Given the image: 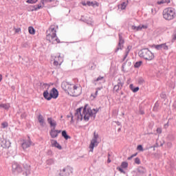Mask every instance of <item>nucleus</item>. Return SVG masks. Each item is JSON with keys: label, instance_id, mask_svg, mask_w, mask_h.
I'll list each match as a JSON object with an SVG mask.
<instances>
[{"label": "nucleus", "instance_id": "nucleus-1", "mask_svg": "<svg viewBox=\"0 0 176 176\" xmlns=\"http://www.w3.org/2000/svg\"><path fill=\"white\" fill-rule=\"evenodd\" d=\"M61 89L65 91V93L70 96L71 97H78L80 96V94H77L76 90H78V86L74 85V84H69L67 81H63L61 83Z\"/></svg>", "mask_w": 176, "mask_h": 176}, {"label": "nucleus", "instance_id": "nucleus-2", "mask_svg": "<svg viewBox=\"0 0 176 176\" xmlns=\"http://www.w3.org/2000/svg\"><path fill=\"white\" fill-rule=\"evenodd\" d=\"M58 96H60V92L56 87H53L50 91L46 89L43 93V98H45L46 101L57 100L58 98Z\"/></svg>", "mask_w": 176, "mask_h": 176}, {"label": "nucleus", "instance_id": "nucleus-3", "mask_svg": "<svg viewBox=\"0 0 176 176\" xmlns=\"http://www.w3.org/2000/svg\"><path fill=\"white\" fill-rule=\"evenodd\" d=\"M139 56L146 61H152L155 58V54L149 50V48H143L139 52Z\"/></svg>", "mask_w": 176, "mask_h": 176}, {"label": "nucleus", "instance_id": "nucleus-4", "mask_svg": "<svg viewBox=\"0 0 176 176\" xmlns=\"http://www.w3.org/2000/svg\"><path fill=\"white\" fill-rule=\"evenodd\" d=\"M57 30H58V25H51L49 28V32H52V34L49 33L46 36V40L48 41L49 43H52L54 45V42L52 41L51 39H54V38H57Z\"/></svg>", "mask_w": 176, "mask_h": 176}, {"label": "nucleus", "instance_id": "nucleus-5", "mask_svg": "<svg viewBox=\"0 0 176 176\" xmlns=\"http://www.w3.org/2000/svg\"><path fill=\"white\" fill-rule=\"evenodd\" d=\"M175 9L173 8H165L163 10L162 16L165 20H168V21H170V20H174L175 19Z\"/></svg>", "mask_w": 176, "mask_h": 176}, {"label": "nucleus", "instance_id": "nucleus-6", "mask_svg": "<svg viewBox=\"0 0 176 176\" xmlns=\"http://www.w3.org/2000/svg\"><path fill=\"white\" fill-rule=\"evenodd\" d=\"M47 123L50 124L51 130L50 131V135L51 138H57L58 135H56V127H57V122L53 119L52 117H48L47 118Z\"/></svg>", "mask_w": 176, "mask_h": 176}, {"label": "nucleus", "instance_id": "nucleus-7", "mask_svg": "<svg viewBox=\"0 0 176 176\" xmlns=\"http://www.w3.org/2000/svg\"><path fill=\"white\" fill-rule=\"evenodd\" d=\"M89 104H85L84 107H80L78 109H76V112L74 113V116H77V120H83V114L86 113L87 109L89 108Z\"/></svg>", "mask_w": 176, "mask_h": 176}, {"label": "nucleus", "instance_id": "nucleus-8", "mask_svg": "<svg viewBox=\"0 0 176 176\" xmlns=\"http://www.w3.org/2000/svg\"><path fill=\"white\" fill-rule=\"evenodd\" d=\"M124 48V38H123V33L118 34V43L117 47L114 50V53H118L119 50H123Z\"/></svg>", "mask_w": 176, "mask_h": 176}, {"label": "nucleus", "instance_id": "nucleus-9", "mask_svg": "<svg viewBox=\"0 0 176 176\" xmlns=\"http://www.w3.org/2000/svg\"><path fill=\"white\" fill-rule=\"evenodd\" d=\"M133 173L135 174L133 176H144L146 174V168L142 166H139L135 170L132 171V174Z\"/></svg>", "mask_w": 176, "mask_h": 176}, {"label": "nucleus", "instance_id": "nucleus-10", "mask_svg": "<svg viewBox=\"0 0 176 176\" xmlns=\"http://www.w3.org/2000/svg\"><path fill=\"white\" fill-rule=\"evenodd\" d=\"M71 174H74V168L70 166H67L64 168L60 173L58 174L59 176H69Z\"/></svg>", "mask_w": 176, "mask_h": 176}, {"label": "nucleus", "instance_id": "nucleus-11", "mask_svg": "<svg viewBox=\"0 0 176 176\" xmlns=\"http://www.w3.org/2000/svg\"><path fill=\"white\" fill-rule=\"evenodd\" d=\"M126 168H129V162L124 161L121 163L120 166H117L116 170L120 173V174L126 175Z\"/></svg>", "mask_w": 176, "mask_h": 176}, {"label": "nucleus", "instance_id": "nucleus-12", "mask_svg": "<svg viewBox=\"0 0 176 176\" xmlns=\"http://www.w3.org/2000/svg\"><path fill=\"white\" fill-rule=\"evenodd\" d=\"M30 146H35V143L32 142V141H28L25 139H23L22 140L21 148L22 149H23V151L28 149V148H30Z\"/></svg>", "mask_w": 176, "mask_h": 176}, {"label": "nucleus", "instance_id": "nucleus-13", "mask_svg": "<svg viewBox=\"0 0 176 176\" xmlns=\"http://www.w3.org/2000/svg\"><path fill=\"white\" fill-rule=\"evenodd\" d=\"M12 172L13 173H18V174H21L23 173V167L19 163L15 162L12 165Z\"/></svg>", "mask_w": 176, "mask_h": 176}, {"label": "nucleus", "instance_id": "nucleus-14", "mask_svg": "<svg viewBox=\"0 0 176 176\" xmlns=\"http://www.w3.org/2000/svg\"><path fill=\"white\" fill-rule=\"evenodd\" d=\"M1 146L4 149H9L10 148V145H12V143L10 140H8L5 138H2L0 140Z\"/></svg>", "mask_w": 176, "mask_h": 176}, {"label": "nucleus", "instance_id": "nucleus-15", "mask_svg": "<svg viewBox=\"0 0 176 176\" xmlns=\"http://www.w3.org/2000/svg\"><path fill=\"white\" fill-rule=\"evenodd\" d=\"M96 116H97L95 114L94 111H92L88 113V114H85L84 116H82V120L85 122H89L90 120V118H93V120H95Z\"/></svg>", "mask_w": 176, "mask_h": 176}, {"label": "nucleus", "instance_id": "nucleus-16", "mask_svg": "<svg viewBox=\"0 0 176 176\" xmlns=\"http://www.w3.org/2000/svg\"><path fill=\"white\" fill-rule=\"evenodd\" d=\"M128 56L129 55H127V54H124L123 58L121 59L120 63H123L121 67V71L122 72H126V70H124V67H126V64H127V63L129 62V59L126 60Z\"/></svg>", "mask_w": 176, "mask_h": 176}, {"label": "nucleus", "instance_id": "nucleus-17", "mask_svg": "<svg viewBox=\"0 0 176 176\" xmlns=\"http://www.w3.org/2000/svg\"><path fill=\"white\" fill-rule=\"evenodd\" d=\"M50 141L52 148H56V149H58L59 151L63 149V146H61V144H60V143H58L56 140L51 139Z\"/></svg>", "mask_w": 176, "mask_h": 176}, {"label": "nucleus", "instance_id": "nucleus-18", "mask_svg": "<svg viewBox=\"0 0 176 176\" xmlns=\"http://www.w3.org/2000/svg\"><path fill=\"white\" fill-rule=\"evenodd\" d=\"M98 144H100V142L98 140H94L92 139L89 146V152H93V151H94V148H96V146H98Z\"/></svg>", "mask_w": 176, "mask_h": 176}, {"label": "nucleus", "instance_id": "nucleus-19", "mask_svg": "<svg viewBox=\"0 0 176 176\" xmlns=\"http://www.w3.org/2000/svg\"><path fill=\"white\" fill-rule=\"evenodd\" d=\"M37 85L40 87V90H45V89H47L46 90H49L50 89V85L47 83H45L43 82L39 81V82L37 83Z\"/></svg>", "mask_w": 176, "mask_h": 176}, {"label": "nucleus", "instance_id": "nucleus-20", "mask_svg": "<svg viewBox=\"0 0 176 176\" xmlns=\"http://www.w3.org/2000/svg\"><path fill=\"white\" fill-rule=\"evenodd\" d=\"M37 119L41 127H45L46 126V122L45 121V118H43V116H42V114H38Z\"/></svg>", "mask_w": 176, "mask_h": 176}, {"label": "nucleus", "instance_id": "nucleus-21", "mask_svg": "<svg viewBox=\"0 0 176 176\" xmlns=\"http://www.w3.org/2000/svg\"><path fill=\"white\" fill-rule=\"evenodd\" d=\"M155 49L156 50H162V49H164V50H168V45H167V43H162V44H157L155 45Z\"/></svg>", "mask_w": 176, "mask_h": 176}, {"label": "nucleus", "instance_id": "nucleus-22", "mask_svg": "<svg viewBox=\"0 0 176 176\" xmlns=\"http://www.w3.org/2000/svg\"><path fill=\"white\" fill-rule=\"evenodd\" d=\"M87 6H92L93 8H96V6L97 8H98V6H100V3H98L96 1H87Z\"/></svg>", "mask_w": 176, "mask_h": 176}, {"label": "nucleus", "instance_id": "nucleus-23", "mask_svg": "<svg viewBox=\"0 0 176 176\" xmlns=\"http://www.w3.org/2000/svg\"><path fill=\"white\" fill-rule=\"evenodd\" d=\"M62 137L63 138H64V140H65V141H68V140H71V135H68V132L67 131V130H63L62 132Z\"/></svg>", "mask_w": 176, "mask_h": 176}, {"label": "nucleus", "instance_id": "nucleus-24", "mask_svg": "<svg viewBox=\"0 0 176 176\" xmlns=\"http://www.w3.org/2000/svg\"><path fill=\"white\" fill-rule=\"evenodd\" d=\"M129 89L133 91V93H137L140 91V87H135L134 84L129 85Z\"/></svg>", "mask_w": 176, "mask_h": 176}, {"label": "nucleus", "instance_id": "nucleus-25", "mask_svg": "<svg viewBox=\"0 0 176 176\" xmlns=\"http://www.w3.org/2000/svg\"><path fill=\"white\" fill-rule=\"evenodd\" d=\"M21 46L23 49H30V47H31V44L30 43V41H23L22 42Z\"/></svg>", "mask_w": 176, "mask_h": 176}, {"label": "nucleus", "instance_id": "nucleus-26", "mask_svg": "<svg viewBox=\"0 0 176 176\" xmlns=\"http://www.w3.org/2000/svg\"><path fill=\"white\" fill-rule=\"evenodd\" d=\"M23 167L24 168V170H25V174L26 175H28V173H29V174H30V171H31V166L28 165V164H23Z\"/></svg>", "mask_w": 176, "mask_h": 176}, {"label": "nucleus", "instance_id": "nucleus-27", "mask_svg": "<svg viewBox=\"0 0 176 176\" xmlns=\"http://www.w3.org/2000/svg\"><path fill=\"white\" fill-rule=\"evenodd\" d=\"M100 80H104V76H99L96 79H94L91 81V83L93 85H95V86L97 85V82H100Z\"/></svg>", "mask_w": 176, "mask_h": 176}, {"label": "nucleus", "instance_id": "nucleus-28", "mask_svg": "<svg viewBox=\"0 0 176 176\" xmlns=\"http://www.w3.org/2000/svg\"><path fill=\"white\" fill-rule=\"evenodd\" d=\"M0 108H3V109H6V111H9V108H10V104L1 103V104H0Z\"/></svg>", "mask_w": 176, "mask_h": 176}, {"label": "nucleus", "instance_id": "nucleus-29", "mask_svg": "<svg viewBox=\"0 0 176 176\" xmlns=\"http://www.w3.org/2000/svg\"><path fill=\"white\" fill-rule=\"evenodd\" d=\"M28 30L30 35H35L36 30H35L34 26H29Z\"/></svg>", "mask_w": 176, "mask_h": 176}, {"label": "nucleus", "instance_id": "nucleus-30", "mask_svg": "<svg viewBox=\"0 0 176 176\" xmlns=\"http://www.w3.org/2000/svg\"><path fill=\"white\" fill-rule=\"evenodd\" d=\"M159 100L156 101L153 107V112H159Z\"/></svg>", "mask_w": 176, "mask_h": 176}, {"label": "nucleus", "instance_id": "nucleus-31", "mask_svg": "<svg viewBox=\"0 0 176 176\" xmlns=\"http://www.w3.org/2000/svg\"><path fill=\"white\" fill-rule=\"evenodd\" d=\"M84 23L88 24V25H93V24H94V21H93V19L89 17V19H84Z\"/></svg>", "mask_w": 176, "mask_h": 176}, {"label": "nucleus", "instance_id": "nucleus-32", "mask_svg": "<svg viewBox=\"0 0 176 176\" xmlns=\"http://www.w3.org/2000/svg\"><path fill=\"white\" fill-rule=\"evenodd\" d=\"M166 140L167 141H174L175 140V136L174 135V134L172 133H169L167 136H166Z\"/></svg>", "mask_w": 176, "mask_h": 176}, {"label": "nucleus", "instance_id": "nucleus-33", "mask_svg": "<svg viewBox=\"0 0 176 176\" xmlns=\"http://www.w3.org/2000/svg\"><path fill=\"white\" fill-rule=\"evenodd\" d=\"M142 64H143L142 60H138L134 63L133 67L135 69H138L141 67V65H142Z\"/></svg>", "mask_w": 176, "mask_h": 176}, {"label": "nucleus", "instance_id": "nucleus-34", "mask_svg": "<svg viewBox=\"0 0 176 176\" xmlns=\"http://www.w3.org/2000/svg\"><path fill=\"white\" fill-rule=\"evenodd\" d=\"M139 115H145V108L142 105H139Z\"/></svg>", "mask_w": 176, "mask_h": 176}, {"label": "nucleus", "instance_id": "nucleus-35", "mask_svg": "<svg viewBox=\"0 0 176 176\" xmlns=\"http://www.w3.org/2000/svg\"><path fill=\"white\" fill-rule=\"evenodd\" d=\"M45 163L47 166H52V164H54V158H50V159L46 160Z\"/></svg>", "mask_w": 176, "mask_h": 176}, {"label": "nucleus", "instance_id": "nucleus-36", "mask_svg": "<svg viewBox=\"0 0 176 176\" xmlns=\"http://www.w3.org/2000/svg\"><path fill=\"white\" fill-rule=\"evenodd\" d=\"M56 60H58V63H59V65H61V64H63V62L64 61V59L63 58V57H61V54H58V55L56 56Z\"/></svg>", "mask_w": 176, "mask_h": 176}, {"label": "nucleus", "instance_id": "nucleus-37", "mask_svg": "<svg viewBox=\"0 0 176 176\" xmlns=\"http://www.w3.org/2000/svg\"><path fill=\"white\" fill-rule=\"evenodd\" d=\"M170 0H161L157 1V5H163V3H170Z\"/></svg>", "mask_w": 176, "mask_h": 176}, {"label": "nucleus", "instance_id": "nucleus-38", "mask_svg": "<svg viewBox=\"0 0 176 176\" xmlns=\"http://www.w3.org/2000/svg\"><path fill=\"white\" fill-rule=\"evenodd\" d=\"M132 49H133V45H128L125 50L124 54L129 56V54L130 53Z\"/></svg>", "mask_w": 176, "mask_h": 176}, {"label": "nucleus", "instance_id": "nucleus-39", "mask_svg": "<svg viewBox=\"0 0 176 176\" xmlns=\"http://www.w3.org/2000/svg\"><path fill=\"white\" fill-rule=\"evenodd\" d=\"M44 6L40 3L39 4L34 6V12L39 10V9H43Z\"/></svg>", "mask_w": 176, "mask_h": 176}, {"label": "nucleus", "instance_id": "nucleus-40", "mask_svg": "<svg viewBox=\"0 0 176 176\" xmlns=\"http://www.w3.org/2000/svg\"><path fill=\"white\" fill-rule=\"evenodd\" d=\"M137 151H139V152H144V151H146V148L144 149L142 144H139L137 146Z\"/></svg>", "mask_w": 176, "mask_h": 176}, {"label": "nucleus", "instance_id": "nucleus-41", "mask_svg": "<svg viewBox=\"0 0 176 176\" xmlns=\"http://www.w3.org/2000/svg\"><path fill=\"white\" fill-rule=\"evenodd\" d=\"M126 8H127V3H126V1H123L120 4V9H121V10H126Z\"/></svg>", "mask_w": 176, "mask_h": 176}, {"label": "nucleus", "instance_id": "nucleus-42", "mask_svg": "<svg viewBox=\"0 0 176 176\" xmlns=\"http://www.w3.org/2000/svg\"><path fill=\"white\" fill-rule=\"evenodd\" d=\"M160 98L164 100V101H166V100H167V95L166 94V92L162 91L160 94Z\"/></svg>", "mask_w": 176, "mask_h": 176}, {"label": "nucleus", "instance_id": "nucleus-43", "mask_svg": "<svg viewBox=\"0 0 176 176\" xmlns=\"http://www.w3.org/2000/svg\"><path fill=\"white\" fill-rule=\"evenodd\" d=\"M28 12H34L35 11V6H29L26 8Z\"/></svg>", "mask_w": 176, "mask_h": 176}, {"label": "nucleus", "instance_id": "nucleus-44", "mask_svg": "<svg viewBox=\"0 0 176 176\" xmlns=\"http://www.w3.org/2000/svg\"><path fill=\"white\" fill-rule=\"evenodd\" d=\"M138 85H144V83H145V80H144V78L140 77L138 79Z\"/></svg>", "mask_w": 176, "mask_h": 176}, {"label": "nucleus", "instance_id": "nucleus-45", "mask_svg": "<svg viewBox=\"0 0 176 176\" xmlns=\"http://www.w3.org/2000/svg\"><path fill=\"white\" fill-rule=\"evenodd\" d=\"M100 137V135H98V133H97V132L95 131L94 132V136L92 140L97 141L98 140V138Z\"/></svg>", "mask_w": 176, "mask_h": 176}, {"label": "nucleus", "instance_id": "nucleus-46", "mask_svg": "<svg viewBox=\"0 0 176 176\" xmlns=\"http://www.w3.org/2000/svg\"><path fill=\"white\" fill-rule=\"evenodd\" d=\"M123 85H124V82H122V80L120 78H118V85L117 86H120V89L122 90V87H123Z\"/></svg>", "mask_w": 176, "mask_h": 176}, {"label": "nucleus", "instance_id": "nucleus-47", "mask_svg": "<svg viewBox=\"0 0 176 176\" xmlns=\"http://www.w3.org/2000/svg\"><path fill=\"white\" fill-rule=\"evenodd\" d=\"M1 129H6L7 127H9V123L8 122H3L1 123Z\"/></svg>", "mask_w": 176, "mask_h": 176}, {"label": "nucleus", "instance_id": "nucleus-48", "mask_svg": "<svg viewBox=\"0 0 176 176\" xmlns=\"http://www.w3.org/2000/svg\"><path fill=\"white\" fill-rule=\"evenodd\" d=\"M134 164L140 165L141 164V159L140 157H137L134 159Z\"/></svg>", "mask_w": 176, "mask_h": 176}, {"label": "nucleus", "instance_id": "nucleus-49", "mask_svg": "<svg viewBox=\"0 0 176 176\" xmlns=\"http://www.w3.org/2000/svg\"><path fill=\"white\" fill-rule=\"evenodd\" d=\"M155 126V122H151L148 123V125L147 126V129H149V130H153V126Z\"/></svg>", "mask_w": 176, "mask_h": 176}, {"label": "nucleus", "instance_id": "nucleus-50", "mask_svg": "<svg viewBox=\"0 0 176 176\" xmlns=\"http://www.w3.org/2000/svg\"><path fill=\"white\" fill-rule=\"evenodd\" d=\"M132 30H136V31H141V25L138 26L132 25L131 26Z\"/></svg>", "mask_w": 176, "mask_h": 176}, {"label": "nucleus", "instance_id": "nucleus-51", "mask_svg": "<svg viewBox=\"0 0 176 176\" xmlns=\"http://www.w3.org/2000/svg\"><path fill=\"white\" fill-rule=\"evenodd\" d=\"M92 111H93V109H91V107H88L85 113H82V115H84V116H85V115H89V113L91 112Z\"/></svg>", "mask_w": 176, "mask_h": 176}, {"label": "nucleus", "instance_id": "nucleus-52", "mask_svg": "<svg viewBox=\"0 0 176 176\" xmlns=\"http://www.w3.org/2000/svg\"><path fill=\"white\" fill-rule=\"evenodd\" d=\"M152 148H159V143H158V142H156L155 145H153V146H148V147H146V150L152 149Z\"/></svg>", "mask_w": 176, "mask_h": 176}, {"label": "nucleus", "instance_id": "nucleus-53", "mask_svg": "<svg viewBox=\"0 0 176 176\" xmlns=\"http://www.w3.org/2000/svg\"><path fill=\"white\" fill-rule=\"evenodd\" d=\"M14 34H21V28H14Z\"/></svg>", "mask_w": 176, "mask_h": 176}, {"label": "nucleus", "instance_id": "nucleus-54", "mask_svg": "<svg viewBox=\"0 0 176 176\" xmlns=\"http://www.w3.org/2000/svg\"><path fill=\"white\" fill-rule=\"evenodd\" d=\"M36 2H38V0H27L26 1V3H30L32 5L36 3Z\"/></svg>", "mask_w": 176, "mask_h": 176}, {"label": "nucleus", "instance_id": "nucleus-55", "mask_svg": "<svg viewBox=\"0 0 176 176\" xmlns=\"http://www.w3.org/2000/svg\"><path fill=\"white\" fill-rule=\"evenodd\" d=\"M27 112L23 111L21 114V119H27Z\"/></svg>", "mask_w": 176, "mask_h": 176}, {"label": "nucleus", "instance_id": "nucleus-56", "mask_svg": "<svg viewBox=\"0 0 176 176\" xmlns=\"http://www.w3.org/2000/svg\"><path fill=\"white\" fill-rule=\"evenodd\" d=\"M23 61H24V63H25L26 64H30V58L28 57H25V58H22Z\"/></svg>", "mask_w": 176, "mask_h": 176}, {"label": "nucleus", "instance_id": "nucleus-57", "mask_svg": "<svg viewBox=\"0 0 176 176\" xmlns=\"http://www.w3.org/2000/svg\"><path fill=\"white\" fill-rule=\"evenodd\" d=\"M56 58H57V56H55V58L54 60V65L55 67H57V65H60V63L58 62V60H57Z\"/></svg>", "mask_w": 176, "mask_h": 176}, {"label": "nucleus", "instance_id": "nucleus-58", "mask_svg": "<svg viewBox=\"0 0 176 176\" xmlns=\"http://www.w3.org/2000/svg\"><path fill=\"white\" fill-rule=\"evenodd\" d=\"M112 160H111V153H108L107 154V163L109 164Z\"/></svg>", "mask_w": 176, "mask_h": 176}, {"label": "nucleus", "instance_id": "nucleus-59", "mask_svg": "<svg viewBox=\"0 0 176 176\" xmlns=\"http://www.w3.org/2000/svg\"><path fill=\"white\" fill-rule=\"evenodd\" d=\"M119 89H120V85H115L113 87V90H116V93H119Z\"/></svg>", "mask_w": 176, "mask_h": 176}, {"label": "nucleus", "instance_id": "nucleus-60", "mask_svg": "<svg viewBox=\"0 0 176 176\" xmlns=\"http://www.w3.org/2000/svg\"><path fill=\"white\" fill-rule=\"evenodd\" d=\"M56 135H58L60 133L63 134V130L55 129Z\"/></svg>", "mask_w": 176, "mask_h": 176}, {"label": "nucleus", "instance_id": "nucleus-61", "mask_svg": "<svg viewBox=\"0 0 176 176\" xmlns=\"http://www.w3.org/2000/svg\"><path fill=\"white\" fill-rule=\"evenodd\" d=\"M156 131H157V134H162L163 129H162V128L160 127H158L157 128Z\"/></svg>", "mask_w": 176, "mask_h": 176}, {"label": "nucleus", "instance_id": "nucleus-62", "mask_svg": "<svg viewBox=\"0 0 176 176\" xmlns=\"http://www.w3.org/2000/svg\"><path fill=\"white\" fill-rule=\"evenodd\" d=\"M47 156H53V151H52L51 149H49L47 152Z\"/></svg>", "mask_w": 176, "mask_h": 176}, {"label": "nucleus", "instance_id": "nucleus-63", "mask_svg": "<svg viewBox=\"0 0 176 176\" xmlns=\"http://www.w3.org/2000/svg\"><path fill=\"white\" fill-rule=\"evenodd\" d=\"M25 111H24V109H19V110L17 111L16 112V115H20V113H23V112H25Z\"/></svg>", "mask_w": 176, "mask_h": 176}, {"label": "nucleus", "instance_id": "nucleus-64", "mask_svg": "<svg viewBox=\"0 0 176 176\" xmlns=\"http://www.w3.org/2000/svg\"><path fill=\"white\" fill-rule=\"evenodd\" d=\"M172 36H173V38H172V40H171V43H174V42H175V41H176V33L173 34Z\"/></svg>", "mask_w": 176, "mask_h": 176}]
</instances>
